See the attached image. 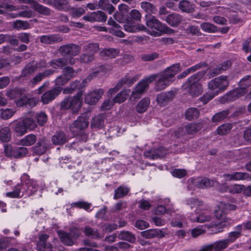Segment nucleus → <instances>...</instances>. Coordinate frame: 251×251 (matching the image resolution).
<instances>
[{"mask_svg": "<svg viewBox=\"0 0 251 251\" xmlns=\"http://www.w3.org/2000/svg\"><path fill=\"white\" fill-rule=\"evenodd\" d=\"M37 191V188L33 181L29 179L27 175L24 174L21 178V182L18 183L11 192L6 193L9 198H17L24 196H30Z\"/></svg>", "mask_w": 251, "mask_h": 251, "instance_id": "f257e3e1", "label": "nucleus"}, {"mask_svg": "<svg viewBox=\"0 0 251 251\" xmlns=\"http://www.w3.org/2000/svg\"><path fill=\"white\" fill-rule=\"evenodd\" d=\"M214 213L216 218L221 221L218 223H211L207 227L211 229L212 233L217 234L223 232L224 228L229 224V219L226 216L227 212L225 207V202H219L216 206Z\"/></svg>", "mask_w": 251, "mask_h": 251, "instance_id": "f03ea898", "label": "nucleus"}, {"mask_svg": "<svg viewBox=\"0 0 251 251\" xmlns=\"http://www.w3.org/2000/svg\"><path fill=\"white\" fill-rule=\"evenodd\" d=\"M180 71V64H175L167 68L161 73L156 81L155 89L157 90L164 89L174 81V76Z\"/></svg>", "mask_w": 251, "mask_h": 251, "instance_id": "7ed1b4c3", "label": "nucleus"}, {"mask_svg": "<svg viewBox=\"0 0 251 251\" xmlns=\"http://www.w3.org/2000/svg\"><path fill=\"white\" fill-rule=\"evenodd\" d=\"M88 118L85 116H79L70 126V130L74 136H79L80 141L85 142L87 140V135L84 132L89 125Z\"/></svg>", "mask_w": 251, "mask_h": 251, "instance_id": "20e7f679", "label": "nucleus"}, {"mask_svg": "<svg viewBox=\"0 0 251 251\" xmlns=\"http://www.w3.org/2000/svg\"><path fill=\"white\" fill-rule=\"evenodd\" d=\"M146 24L150 29L149 33L153 36H160L162 34L168 33L171 30L165 24H162L153 16H146Z\"/></svg>", "mask_w": 251, "mask_h": 251, "instance_id": "39448f33", "label": "nucleus"}, {"mask_svg": "<svg viewBox=\"0 0 251 251\" xmlns=\"http://www.w3.org/2000/svg\"><path fill=\"white\" fill-rule=\"evenodd\" d=\"M202 76V74H194L183 85V88L187 89V91L192 97L198 96L202 93V86L199 81Z\"/></svg>", "mask_w": 251, "mask_h": 251, "instance_id": "423d86ee", "label": "nucleus"}, {"mask_svg": "<svg viewBox=\"0 0 251 251\" xmlns=\"http://www.w3.org/2000/svg\"><path fill=\"white\" fill-rule=\"evenodd\" d=\"M228 85L229 80L227 76L221 75L210 80L208 84V88L211 91H213L218 95L224 92Z\"/></svg>", "mask_w": 251, "mask_h": 251, "instance_id": "0eeeda50", "label": "nucleus"}, {"mask_svg": "<svg viewBox=\"0 0 251 251\" xmlns=\"http://www.w3.org/2000/svg\"><path fill=\"white\" fill-rule=\"evenodd\" d=\"M82 92L80 91L74 97H68L65 98L61 102V109H71L73 112L77 111L82 105Z\"/></svg>", "mask_w": 251, "mask_h": 251, "instance_id": "6e6552de", "label": "nucleus"}, {"mask_svg": "<svg viewBox=\"0 0 251 251\" xmlns=\"http://www.w3.org/2000/svg\"><path fill=\"white\" fill-rule=\"evenodd\" d=\"M240 88L230 92L223 99H225L226 100L231 101L243 96L246 93L245 88L251 86V76L247 75L243 78L240 82Z\"/></svg>", "mask_w": 251, "mask_h": 251, "instance_id": "1a4fd4ad", "label": "nucleus"}, {"mask_svg": "<svg viewBox=\"0 0 251 251\" xmlns=\"http://www.w3.org/2000/svg\"><path fill=\"white\" fill-rule=\"evenodd\" d=\"M156 77V75H152L139 82L134 87L130 96V99L139 98L148 87L149 84L154 80Z\"/></svg>", "mask_w": 251, "mask_h": 251, "instance_id": "9d476101", "label": "nucleus"}, {"mask_svg": "<svg viewBox=\"0 0 251 251\" xmlns=\"http://www.w3.org/2000/svg\"><path fill=\"white\" fill-rule=\"evenodd\" d=\"M58 235L61 241L66 245L72 246L74 244V240L77 238L80 231L78 228L72 229L69 233L62 230L58 231Z\"/></svg>", "mask_w": 251, "mask_h": 251, "instance_id": "9b49d317", "label": "nucleus"}, {"mask_svg": "<svg viewBox=\"0 0 251 251\" xmlns=\"http://www.w3.org/2000/svg\"><path fill=\"white\" fill-rule=\"evenodd\" d=\"M81 50V48L74 44L62 46L59 49V52L62 55L66 57H73L78 55Z\"/></svg>", "mask_w": 251, "mask_h": 251, "instance_id": "f8f14e48", "label": "nucleus"}, {"mask_svg": "<svg viewBox=\"0 0 251 251\" xmlns=\"http://www.w3.org/2000/svg\"><path fill=\"white\" fill-rule=\"evenodd\" d=\"M188 183L189 185H193L199 188H208L213 186L214 184L213 180L202 177L190 178L188 180Z\"/></svg>", "mask_w": 251, "mask_h": 251, "instance_id": "ddd939ff", "label": "nucleus"}, {"mask_svg": "<svg viewBox=\"0 0 251 251\" xmlns=\"http://www.w3.org/2000/svg\"><path fill=\"white\" fill-rule=\"evenodd\" d=\"M10 125L13 132L18 136H22L27 132L22 118L13 121Z\"/></svg>", "mask_w": 251, "mask_h": 251, "instance_id": "4468645a", "label": "nucleus"}, {"mask_svg": "<svg viewBox=\"0 0 251 251\" xmlns=\"http://www.w3.org/2000/svg\"><path fill=\"white\" fill-rule=\"evenodd\" d=\"M103 93L104 91L101 89L90 92L85 97V102L90 105L95 104L101 98Z\"/></svg>", "mask_w": 251, "mask_h": 251, "instance_id": "2eb2a0df", "label": "nucleus"}, {"mask_svg": "<svg viewBox=\"0 0 251 251\" xmlns=\"http://www.w3.org/2000/svg\"><path fill=\"white\" fill-rule=\"evenodd\" d=\"M49 235L45 233H40L39 235V241L37 248L39 251H52L51 245L47 241Z\"/></svg>", "mask_w": 251, "mask_h": 251, "instance_id": "dca6fc26", "label": "nucleus"}, {"mask_svg": "<svg viewBox=\"0 0 251 251\" xmlns=\"http://www.w3.org/2000/svg\"><path fill=\"white\" fill-rule=\"evenodd\" d=\"M62 87H55L45 92L41 97V101L44 104H47L52 101L61 92Z\"/></svg>", "mask_w": 251, "mask_h": 251, "instance_id": "f3484780", "label": "nucleus"}, {"mask_svg": "<svg viewBox=\"0 0 251 251\" xmlns=\"http://www.w3.org/2000/svg\"><path fill=\"white\" fill-rule=\"evenodd\" d=\"M211 215L210 213L204 211L198 215L197 213H192L189 216V219L192 222L198 223H204L209 222L211 219Z\"/></svg>", "mask_w": 251, "mask_h": 251, "instance_id": "a211bd4d", "label": "nucleus"}, {"mask_svg": "<svg viewBox=\"0 0 251 251\" xmlns=\"http://www.w3.org/2000/svg\"><path fill=\"white\" fill-rule=\"evenodd\" d=\"M125 30L128 32H137L140 31H146L147 27L143 25H134V23L130 20H127L124 25Z\"/></svg>", "mask_w": 251, "mask_h": 251, "instance_id": "6ab92c4d", "label": "nucleus"}, {"mask_svg": "<svg viewBox=\"0 0 251 251\" xmlns=\"http://www.w3.org/2000/svg\"><path fill=\"white\" fill-rule=\"evenodd\" d=\"M201 128V126L200 124H192L188 125L182 129H179L177 135L178 136H182L185 133H186L188 134H193L200 130Z\"/></svg>", "mask_w": 251, "mask_h": 251, "instance_id": "aec40b11", "label": "nucleus"}, {"mask_svg": "<svg viewBox=\"0 0 251 251\" xmlns=\"http://www.w3.org/2000/svg\"><path fill=\"white\" fill-rule=\"evenodd\" d=\"M54 72V71L52 70L51 69H49L46 70L44 72L38 73L32 78V80H30L29 85H31L32 87L35 86L42 79L52 75Z\"/></svg>", "mask_w": 251, "mask_h": 251, "instance_id": "412c9836", "label": "nucleus"}, {"mask_svg": "<svg viewBox=\"0 0 251 251\" xmlns=\"http://www.w3.org/2000/svg\"><path fill=\"white\" fill-rule=\"evenodd\" d=\"M108 24L112 26L109 29V32L119 37H123L125 34L119 29L120 26L112 18H110L108 21Z\"/></svg>", "mask_w": 251, "mask_h": 251, "instance_id": "4be33fe9", "label": "nucleus"}, {"mask_svg": "<svg viewBox=\"0 0 251 251\" xmlns=\"http://www.w3.org/2000/svg\"><path fill=\"white\" fill-rule=\"evenodd\" d=\"M224 176L226 180L237 181L247 179L249 178L248 174L241 172H235L231 174H225Z\"/></svg>", "mask_w": 251, "mask_h": 251, "instance_id": "5701e85b", "label": "nucleus"}, {"mask_svg": "<svg viewBox=\"0 0 251 251\" xmlns=\"http://www.w3.org/2000/svg\"><path fill=\"white\" fill-rule=\"evenodd\" d=\"M40 40L42 43L51 44L62 41V38L57 35L51 34L41 36L40 38Z\"/></svg>", "mask_w": 251, "mask_h": 251, "instance_id": "b1692460", "label": "nucleus"}, {"mask_svg": "<svg viewBox=\"0 0 251 251\" xmlns=\"http://www.w3.org/2000/svg\"><path fill=\"white\" fill-rule=\"evenodd\" d=\"M105 116L103 115H98L95 116L92 120L91 126L92 128L100 129L104 125Z\"/></svg>", "mask_w": 251, "mask_h": 251, "instance_id": "393cba45", "label": "nucleus"}, {"mask_svg": "<svg viewBox=\"0 0 251 251\" xmlns=\"http://www.w3.org/2000/svg\"><path fill=\"white\" fill-rule=\"evenodd\" d=\"M38 69V63L35 61H32L28 63L23 69L22 75L23 76H26L31 75L35 72Z\"/></svg>", "mask_w": 251, "mask_h": 251, "instance_id": "a878e982", "label": "nucleus"}, {"mask_svg": "<svg viewBox=\"0 0 251 251\" xmlns=\"http://www.w3.org/2000/svg\"><path fill=\"white\" fill-rule=\"evenodd\" d=\"M68 140V137L62 131L57 132L52 137V143L57 145H63Z\"/></svg>", "mask_w": 251, "mask_h": 251, "instance_id": "bb28decb", "label": "nucleus"}, {"mask_svg": "<svg viewBox=\"0 0 251 251\" xmlns=\"http://www.w3.org/2000/svg\"><path fill=\"white\" fill-rule=\"evenodd\" d=\"M223 188H220L222 192H228L230 193H239L243 191L244 186L242 185L234 184L227 186L225 184L223 185Z\"/></svg>", "mask_w": 251, "mask_h": 251, "instance_id": "cd10ccee", "label": "nucleus"}, {"mask_svg": "<svg viewBox=\"0 0 251 251\" xmlns=\"http://www.w3.org/2000/svg\"><path fill=\"white\" fill-rule=\"evenodd\" d=\"M84 232L85 235L96 239H99L104 237L103 233H100L97 230L93 229L89 226L85 227Z\"/></svg>", "mask_w": 251, "mask_h": 251, "instance_id": "c85d7f7f", "label": "nucleus"}, {"mask_svg": "<svg viewBox=\"0 0 251 251\" xmlns=\"http://www.w3.org/2000/svg\"><path fill=\"white\" fill-rule=\"evenodd\" d=\"M36 140V136L34 134H29L21 139L19 144L23 146H30L34 144Z\"/></svg>", "mask_w": 251, "mask_h": 251, "instance_id": "c756f323", "label": "nucleus"}, {"mask_svg": "<svg viewBox=\"0 0 251 251\" xmlns=\"http://www.w3.org/2000/svg\"><path fill=\"white\" fill-rule=\"evenodd\" d=\"M150 104V99L145 98L142 99L136 106V110L139 113H144L147 111Z\"/></svg>", "mask_w": 251, "mask_h": 251, "instance_id": "7c9ffc66", "label": "nucleus"}, {"mask_svg": "<svg viewBox=\"0 0 251 251\" xmlns=\"http://www.w3.org/2000/svg\"><path fill=\"white\" fill-rule=\"evenodd\" d=\"M11 139V132L9 127L5 126L0 129V141L8 142Z\"/></svg>", "mask_w": 251, "mask_h": 251, "instance_id": "2f4dec72", "label": "nucleus"}, {"mask_svg": "<svg viewBox=\"0 0 251 251\" xmlns=\"http://www.w3.org/2000/svg\"><path fill=\"white\" fill-rule=\"evenodd\" d=\"M166 151L165 149L161 148L156 151V152H155L154 151H146L144 152V155L148 158L151 159L156 158L157 157H162L166 153Z\"/></svg>", "mask_w": 251, "mask_h": 251, "instance_id": "473e14b6", "label": "nucleus"}, {"mask_svg": "<svg viewBox=\"0 0 251 251\" xmlns=\"http://www.w3.org/2000/svg\"><path fill=\"white\" fill-rule=\"evenodd\" d=\"M31 8L40 14L49 15L50 14V8L38 3L35 1L33 2Z\"/></svg>", "mask_w": 251, "mask_h": 251, "instance_id": "72a5a7b5", "label": "nucleus"}, {"mask_svg": "<svg viewBox=\"0 0 251 251\" xmlns=\"http://www.w3.org/2000/svg\"><path fill=\"white\" fill-rule=\"evenodd\" d=\"M186 203L192 209H195L194 213H197L196 211L200 208L203 204L201 201L196 198L188 199L186 200Z\"/></svg>", "mask_w": 251, "mask_h": 251, "instance_id": "f704fd0d", "label": "nucleus"}, {"mask_svg": "<svg viewBox=\"0 0 251 251\" xmlns=\"http://www.w3.org/2000/svg\"><path fill=\"white\" fill-rule=\"evenodd\" d=\"M47 149V144L45 138L40 139L37 143V145L34 148V152L37 154L44 153Z\"/></svg>", "mask_w": 251, "mask_h": 251, "instance_id": "c9c22d12", "label": "nucleus"}, {"mask_svg": "<svg viewBox=\"0 0 251 251\" xmlns=\"http://www.w3.org/2000/svg\"><path fill=\"white\" fill-rule=\"evenodd\" d=\"M173 97L172 93H162L158 95L156 100L161 106H164L168 101L172 99Z\"/></svg>", "mask_w": 251, "mask_h": 251, "instance_id": "e433bc0d", "label": "nucleus"}, {"mask_svg": "<svg viewBox=\"0 0 251 251\" xmlns=\"http://www.w3.org/2000/svg\"><path fill=\"white\" fill-rule=\"evenodd\" d=\"M22 119L27 132L28 130H33L37 127V122L31 117H26Z\"/></svg>", "mask_w": 251, "mask_h": 251, "instance_id": "4c0bfd02", "label": "nucleus"}, {"mask_svg": "<svg viewBox=\"0 0 251 251\" xmlns=\"http://www.w3.org/2000/svg\"><path fill=\"white\" fill-rule=\"evenodd\" d=\"M129 191L130 188L127 186H121L115 190L114 199L117 200L124 197L127 194Z\"/></svg>", "mask_w": 251, "mask_h": 251, "instance_id": "58836bf2", "label": "nucleus"}, {"mask_svg": "<svg viewBox=\"0 0 251 251\" xmlns=\"http://www.w3.org/2000/svg\"><path fill=\"white\" fill-rule=\"evenodd\" d=\"M141 235L146 238H151L157 236H162L164 235L161 230L149 229L141 232Z\"/></svg>", "mask_w": 251, "mask_h": 251, "instance_id": "ea45409f", "label": "nucleus"}, {"mask_svg": "<svg viewBox=\"0 0 251 251\" xmlns=\"http://www.w3.org/2000/svg\"><path fill=\"white\" fill-rule=\"evenodd\" d=\"M16 112L14 108H5L0 109V118L7 120L12 118Z\"/></svg>", "mask_w": 251, "mask_h": 251, "instance_id": "a19ab883", "label": "nucleus"}, {"mask_svg": "<svg viewBox=\"0 0 251 251\" xmlns=\"http://www.w3.org/2000/svg\"><path fill=\"white\" fill-rule=\"evenodd\" d=\"M70 15L74 18H77L83 15L85 13V9L83 7H74L69 6V10Z\"/></svg>", "mask_w": 251, "mask_h": 251, "instance_id": "79ce46f5", "label": "nucleus"}, {"mask_svg": "<svg viewBox=\"0 0 251 251\" xmlns=\"http://www.w3.org/2000/svg\"><path fill=\"white\" fill-rule=\"evenodd\" d=\"M231 66V63L229 61H226L220 66H218L216 68L211 70L212 72L210 75L213 76L222 73L223 71L226 70Z\"/></svg>", "mask_w": 251, "mask_h": 251, "instance_id": "37998d69", "label": "nucleus"}, {"mask_svg": "<svg viewBox=\"0 0 251 251\" xmlns=\"http://www.w3.org/2000/svg\"><path fill=\"white\" fill-rule=\"evenodd\" d=\"M13 26L17 30H26L31 28V25L27 21L21 20L14 22Z\"/></svg>", "mask_w": 251, "mask_h": 251, "instance_id": "c03bdc74", "label": "nucleus"}, {"mask_svg": "<svg viewBox=\"0 0 251 251\" xmlns=\"http://www.w3.org/2000/svg\"><path fill=\"white\" fill-rule=\"evenodd\" d=\"M69 2L67 0H54L53 7L59 10L68 11L69 10Z\"/></svg>", "mask_w": 251, "mask_h": 251, "instance_id": "a18cd8bd", "label": "nucleus"}, {"mask_svg": "<svg viewBox=\"0 0 251 251\" xmlns=\"http://www.w3.org/2000/svg\"><path fill=\"white\" fill-rule=\"evenodd\" d=\"M181 20V17L177 14H170L167 17L166 19L167 23L173 26L177 25Z\"/></svg>", "mask_w": 251, "mask_h": 251, "instance_id": "49530a36", "label": "nucleus"}, {"mask_svg": "<svg viewBox=\"0 0 251 251\" xmlns=\"http://www.w3.org/2000/svg\"><path fill=\"white\" fill-rule=\"evenodd\" d=\"M210 245L212 246V250L214 249L215 251H222L226 249L229 244L225 239L218 241Z\"/></svg>", "mask_w": 251, "mask_h": 251, "instance_id": "de8ad7c7", "label": "nucleus"}, {"mask_svg": "<svg viewBox=\"0 0 251 251\" xmlns=\"http://www.w3.org/2000/svg\"><path fill=\"white\" fill-rule=\"evenodd\" d=\"M140 5L141 7L148 13L155 14L157 11L155 6L149 2L143 1Z\"/></svg>", "mask_w": 251, "mask_h": 251, "instance_id": "09e8293b", "label": "nucleus"}, {"mask_svg": "<svg viewBox=\"0 0 251 251\" xmlns=\"http://www.w3.org/2000/svg\"><path fill=\"white\" fill-rule=\"evenodd\" d=\"M139 76V75H126L120 81L123 83V85L126 84L128 86H131L138 79Z\"/></svg>", "mask_w": 251, "mask_h": 251, "instance_id": "8fccbe9b", "label": "nucleus"}, {"mask_svg": "<svg viewBox=\"0 0 251 251\" xmlns=\"http://www.w3.org/2000/svg\"><path fill=\"white\" fill-rule=\"evenodd\" d=\"M130 91L129 90H125L122 91L116 95V96L113 99L115 103H122L124 102L127 99L129 95Z\"/></svg>", "mask_w": 251, "mask_h": 251, "instance_id": "3c124183", "label": "nucleus"}, {"mask_svg": "<svg viewBox=\"0 0 251 251\" xmlns=\"http://www.w3.org/2000/svg\"><path fill=\"white\" fill-rule=\"evenodd\" d=\"M164 201H160L159 204L155 208V213L156 214L161 215L164 213L166 211V206L170 202V200L168 198L165 199Z\"/></svg>", "mask_w": 251, "mask_h": 251, "instance_id": "603ef678", "label": "nucleus"}, {"mask_svg": "<svg viewBox=\"0 0 251 251\" xmlns=\"http://www.w3.org/2000/svg\"><path fill=\"white\" fill-rule=\"evenodd\" d=\"M111 70L110 67H106L105 66H100L97 70L94 71L88 77L89 80L93 77L97 76L98 75L100 74L101 75L107 73Z\"/></svg>", "mask_w": 251, "mask_h": 251, "instance_id": "864d4df0", "label": "nucleus"}, {"mask_svg": "<svg viewBox=\"0 0 251 251\" xmlns=\"http://www.w3.org/2000/svg\"><path fill=\"white\" fill-rule=\"evenodd\" d=\"M179 9L184 12L190 13L193 11V7L187 0H182L179 3Z\"/></svg>", "mask_w": 251, "mask_h": 251, "instance_id": "5fc2aeb1", "label": "nucleus"}, {"mask_svg": "<svg viewBox=\"0 0 251 251\" xmlns=\"http://www.w3.org/2000/svg\"><path fill=\"white\" fill-rule=\"evenodd\" d=\"M9 16L12 18L17 17H23L26 18H30L33 16V12L30 10H24L17 14H10Z\"/></svg>", "mask_w": 251, "mask_h": 251, "instance_id": "6e6d98bb", "label": "nucleus"}, {"mask_svg": "<svg viewBox=\"0 0 251 251\" xmlns=\"http://www.w3.org/2000/svg\"><path fill=\"white\" fill-rule=\"evenodd\" d=\"M199 115V112L195 108H190L187 109L185 112L186 118L189 120H191L197 118Z\"/></svg>", "mask_w": 251, "mask_h": 251, "instance_id": "4d7b16f0", "label": "nucleus"}, {"mask_svg": "<svg viewBox=\"0 0 251 251\" xmlns=\"http://www.w3.org/2000/svg\"><path fill=\"white\" fill-rule=\"evenodd\" d=\"M66 60L64 58H58L51 61L49 63L50 66L55 69L61 68L66 64Z\"/></svg>", "mask_w": 251, "mask_h": 251, "instance_id": "13d9d810", "label": "nucleus"}, {"mask_svg": "<svg viewBox=\"0 0 251 251\" xmlns=\"http://www.w3.org/2000/svg\"><path fill=\"white\" fill-rule=\"evenodd\" d=\"M93 15L94 16V22H104L107 19L105 14L101 11L93 12Z\"/></svg>", "mask_w": 251, "mask_h": 251, "instance_id": "bf43d9fd", "label": "nucleus"}, {"mask_svg": "<svg viewBox=\"0 0 251 251\" xmlns=\"http://www.w3.org/2000/svg\"><path fill=\"white\" fill-rule=\"evenodd\" d=\"M228 110H224L222 112L215 114L212 117V121L213 122H221L225 119L228 115Z\"/></svg>", "mask_w": 251, "mask_h": 251, "instance_id": "052dcab7", "label": "nucleus"}, {"mask_svg": "<svg viewBox=\"0 0 251 251\" xmlns=\"http://www.w3.org/2000/svg\"><path fill=\"white\" fill-rule=\"evenodd\" d=\"M186 223V220L184 217L181 216H177L175 220L171 222V225L173 227L181 228Z\"/></svg>", "mask_w": 251, "mask_h": 251, "instance_id": "680f3d73", "label": "nucleus"}, {"mask_svg": "<svg viewBox=\"0 0 251 251\" xmlns=\"http://www.w3.org/2000/svg\"><path fill=\"white\" fill-rule=\"evenodd\" d=\"M201 28L205 32L212 33L217 30V27L214 25L209 23H202L201 24Z\"/></svg>", "mask_w": 251, "mask_h": 251, "instance_id": "e2e57ef3", "label": "nucleus"}, {"mask_svg": "<svg viewBox=\"0 0 251 251\" xmlns=\"http://www.w3.org/2000/svg\"><path fill=\"white\" fill-rule=\"evenodd\" d=\"M119 238L133 243L135 241V237L128 231H122L119 234Z\"/></svg>", "mask_w": 251, "mask_h": 251, "instance_id": "0e129e2a", "label": "nucleus"}, {"mask_svg": "<svg viewBox=\"0 0 251 251\" xmlns=\"http://www.w3.org/2000/svg\"><path fill=\"white\" fill-rule=\"evenodd\" d=\"M231 129L230 124H223L219 126L217 129V133L219 135H225L228 133Z\"/></svg>", "mask_w": 251, "mask_h": 251, "instance_id": "69168bd1", "label": "nucleus"}, {"mask_svg": "<svg viewBox=\"0 0 251 251\" xmlns=\"http://www.w3.org/2000/svg\"><path fill=\"white\" fill-rule=\"evenodd\" d=\"M99 45L97 43H89L85 45L84 47V50L86 52L90 53L97 52L99 50Z\"/></svg>", "mask_w": 251, "mask_h": 251, "instance_id": "338daca9", "label": "nucleus"}, {"mask_svg": "<svg viewBox=\"0 0 251 251\" xmlns=\"http://www.w3.org/2000/svg\"><path fill=\"white\" fill-rule=\"evenodd\" d=\"M101 55L107 56L109 57L114 58L116 57L119 53L118 50L114 49H109L104 50L101 51Z\"/></svg>", "mask_w": 251, "mask_h": 251, "instance_id": "774afa93", "label": "nucleus"}]
</instances>
